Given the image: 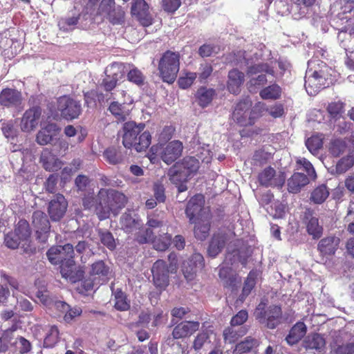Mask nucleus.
I'll return each mask as SVG.
<instances>
[{"label": "nucleus", "instance_id": "nucleus-39", "mask_svg": "<svg viewBox=\"0 0 354 354\" xmlns=\"http://www.w3.org/2000/svg\"><path fill=\"white\" fill-rule=\"evenodd\" d=\"M259 95L264 100H277L281 95V89L279 85L274 84L261 90Z\"/></svg>", "mask_w": 354, "mask_h": 354}, {"label": "nucleus", "instance_id": "nucleus-13", "mask_svg": "<svg viewBox=\"0 0 354 354\" xmlns=\"http://www.w3.org/2000/svg\"><path fill=\"white\" fill-rule=\"evenodd\" d=\"M251 104L248 99L239 102L232 113V120L241 126L253 124L254 116L252 115L251 111H250Z\"/></svg>", "mask_w": 354, "mask_h": 354}, {"label": "nucleus", "instance_id": "nucleus-61", "mask_svg": "<svg viewBox=\"0 0 354 354\" xmlns=\"http://www.w3.org/2000/svg\"><path fill=\"white\" fill-rule=\"evenodd\" d=\"M14 344L21 353H26L31 349L30 342L23 337H18Z\"/></svg>", "mask_w": 354, "mask_h": 354}, {"label": "nucleus", "instance_id": "nucleus-31", "mask_svg": "<svg viewBox=\"0 0 354 354\" xmlns=\"http://www.w3.org/2000/svg\"><path fill=\"white\" fill-rule=\"evenodd\" d=\"M21 100V93L16 90L4 89L0 94V103L6 106H17Z\"/></svg>", "mask_w": 354, "mask_h": 354}, {"label": "nucleus", "instance_id": "nucleus-56", "mask_svg": "<svg viewBox=\"0 0 354 354\" xmlns=\"http://www.w3.org/2000/svg\"><path fill=\"white\" fill-rule=\"evenodd\" d=\"M322 138L319 136H313L306 142L307 148L312 153L317 152L322 147Z\"/></svg>", "mask_w": 354, "mask_h": 354}, {"label": "nucleus", "instance_id": "nucleus-63", "mask_svg": "<svg viewBox=\"0 0 354 354\" xmlns=\"http://www.w3.org/2000/svg\"><path fill=\"white\" fill-rule=\"evenodd\" d=\"M128 80L136 84H140L143 82L144 77L142 73L136 68L129 71L127 75Z\"/></svg>", "mask_w": 354, "mask_h": 354}, {"label": "nucleus", "instance_id": "nucleus-27", "mask_svg": "<svg viewBox=\"0 0 354 354\" xmlns=\"http://www.w3.org/2000/svg\"><path fill=\"white\" fill-rule=\"evenodd\" d=\"M339 244V239L330 236L322 239L318 243L317 249L323 256L333 255Z\"/></svg>", "mask_w": 354, "mask_h": 354}, {"label": "nucleus", "instance_id": "nucleus-28", "mask_svg": "<svg viewBox=\"0 0 354 354\" xmlns=\"http://www.w3.org/2000/svg\"><path fill=\"white\" fill-rule=\"evenodd\" d=\"M245 80L243 73L237 69H232L228 73L227 87L228 91L233 94H238L241 91V86Z\"/></svg>", "mask_w": 354, "mask_h": 354}, {"label": "nucleus", "instance_id": "nucleus-3", "mask_svg": "<svg viewBox=\"0 0 354 354\" xmlns=\"http://www.w3.org/2000/svg\"><path fill=\"white\" fill-rule=\"evenodd\" d=\"M145 125H137L134 122H127L123 127L122 143L127 149L133 148L140 152L146 149L151 143V135L147 131H143Z\"/></svg>", "mask_w": 354, "mask_h": 354}, {"label": "nucleus", "instance_id": "nucleus-38", "mask_svg": "<svg viewBox=\"0 0 354 354\" xmlns=\"http://www.w3.org/2000/svg\"><path fill=\"white\" fill-rule=\"evenodd\" d=\"M329 196V191L324 185H319L313 190L310 201L315 204L324 203Z\"/></svg>", "mask_w": 354, "mask_h": 354}, {"label": "nucleus", "instance_id": "nucleus-52", "mask_svg": "<svg viewBox=\"0 0 354 354\" xmlns=\"http://www.w3.org/2000/svg\"><path fill=\"white\" fill-rule=\"evenodd\" d=\"M297 169H304L308 176L313 178H316V173L313 165L306 158H300L297 160Z\"/></svg>", "mask_w": 354, "mask_h": 354}, {"label": "nucleus", "instance_id": "nucleus-10", "mask_svg": "<svg viewBox=\"0 0 354 354\" xmlns=\"http://www.w3.org/2000/svg\"><path fill=\"white\" fill-rule=\"evenodd\" d=\"M30 232L29 225L25 220H20L14 232L8 234L5 236L6 245L11 249H16L21 243L24 248L26 245Z\"/></svg>", "mask_w": 354, "mask_h": 354}, {"label": "nucleus", "instance_id": "nucleus-40", "mask_svg": "<svg viewBox=\"0 0 354 354\" xmlns=\"http://www.w3.org/2000/svg\"><path fill=\"white\" fill-rule=\"evenodd\" d=\"M225 239L223 235L214 236L209 245L208 254L209 256L214 257H216L224 247Z\"/></svg>", "mask_w": 354, "mask_h": 354}, {"label": "nucleus", "instance_id": "nucleus-51", "mask_svg": "<svg viewBox=\"0 0 354 354\" xmlns=\"http://www.w3.org/2000/svg\"><path fill=\"white\" fill-rule=\"evenodd\" d=\"M257 341L252 338L247 337L244 341L240 342L236 346L233 352L234 354H239L241 353H246L250 351L255 345Z\"/></svg>", "mask_w": 354, "mask_h": 354}, {"label": "nucleus", "instance_id": "nucleus-11", "mask_svg": "<svg viewBox=\"0 0 354 354\" xmlns=\"http://www.w3.org/2000/svg\"><path fill=\"white\" fill-rule=\"evenodd\" d=\"M265 304L261 303L255 310L256 318L262 324H266L270 328H274L280 322L281 317V308L277 306H270L264 311Z\"/></svg>", "mask_w": 354, "mask_h": 354}, {"label": "nucleus", "instance_id": "nucleus-18", "mask_svg": "<svg viewBox=\"0 0 354 354\" xmlns=\"http://www.w3.org/2000/svg\"><path fill=\"white\" fill-rule=\"evenodd\" d=\"M205 199L203 195L197 194L192 197L188 202L186 208V214L191 222H194V218H203L207 214L208 210L203 208Z\"/></svg>", "mask_w": 354, "mask_h": 354}, {"label": "nucleus", "instance_id": "nucleus-20", "mask_svg": "<svg viewBox=\"0 0 354 354\" xmlns=\"http://www.w3.org/2000/svg\"><path fill=\"white\" fill-rule=\"evenodd\" d=\"M61 128L55 123L44 124L36 135V142L39 145H46L56 139Z\"/></svg>", "mask_w": 354, "mask_h": 354}, {"label": "nucleus", "instance_id": "nucleus-42", "mask_svg": "<svg viewBox=\"0 0 354 354\" xmlns=\"http://www.w3.org/2000/svg\"><path fill=\"white\" fill-rule=\"evenodd\" d=\"M124 65L121 63H113L106 68V76L120 80L124 77Z\"/></svg>", "mask_w": 354, "mask_h": 354}, {"label": "nucleus", "instance_id": "nucleus-43", "mask_svg": "<svg viewBox=\"0 0 354 354\" xmlns=\"http://www.w3.org/2000/svg\"><path fill=\"white\" fill-rule=\"evenodd\" d=\"M326 344L324 338L319 334L308 336L306 340V346L310 349L321 350Z\"/></svg>", "mask_w": 354, "mask_h": 354}, {"label": "nucleus", "instance_id": "nucleus-46", "mask_svg": "<svg viewBox=\"0 0 354 354\" xmlns=\"http://www.w3.org/2000/svg\"><path fill=\"white\" fill-rule=\"evenodd\" d=\"M104 17H106L113 24H120L124 21V12L120 7L114 8Z\"/></svg>", "mask_w": 354, "mask_h": 354}, {"label": "nucleus", "instance_id": "nucleus-26", "mask_svg": "<svg viewBox=\"0 0 354 354\" xmlns=\"http://www.w3.org/2000/svg\"><path fill=\"white\" fill-rule=\"evenodd\" d=\"M182 151V142L178 140L171 141L163 149L162 159L167 164H171L181 155Z\"/></svg>", "mask_w": 354, "mask_h": 354}, {"label": "nucleus", "instance_id": "nucleus-7", "mask_svg": "<svg viewBox=\"0 0 354 354\" xmlns=\"http://www.w3.org/2000/svg\"><path fill=\"white\" fill-rule=\"evenodd\" d=\"M90 280H85L82 286L85 291H89L98 286L106 282L110 277L111 271L103 261H97L92 263L88 271Z\"/></svg>", "mask_w": 354, "mask_h": 354}, {"label": "nucleus", "instance_id": "nucleus-25", "mask_svg": "<svg viewBox=\"0 0 354 354\" xmlns=\"http://www.w3.org/2000/svg\"><path fill=\"white\" fill-rule=\"evenodd\" d=\"M136 239L140 243L152 241L153 248L160 251L165 250L170 245L171 241V237L167 234H165L163 236L153 239L152 231L149 229L146 230L145 236H138Z\"/></svg>", "mask_w": 354, "mask_h": 354}, {"label": "nucleus", "instance_id": "nucleus-6", "mask_svg": "<svg viewBox=\"0 0 354 354\" xmlns=\"http://www.w3.org/2000/svg\"><path fill=\"white\" fill-rule=\"evenodd\" d=\"M180 56L178 53L167 51L159 62L158 70L162 80L173 83L179 71Z\"/></svg>", "mask_w": 354, "mask_h": 354}, {"label": "nucleus", "instance_id": "nucleus-45", "mask_svg": "<svg viewBox=\"0 0 354 354\" xmlns=\"http://www.w3.org/2000/svg\"><path fill=\"white\" fill-rule=\"evenodd\" d=\"M268 212L274 218H281L286 214V207L279 201H274L270 207H267Z\"/></svg>", "mask_w": 354, "mask_h": 354}, {"label": "nucleus", "instance_id": "nucleus-2", "mask_svg": "<svg viewBox=\"0 0 354 354\" xmlns=\"http://www.w3.org/2000/svg\"><path fill=\"white\" fill-rule=\"evenodd\" d=\"M98 198L100 203L96 205L95 211L100 220L107 218L111 213L116 215L127 202L126 196L114 189H101Z\"/></svg>", "mask_w": 354, "mask_h": 354}, {"label": "nucleus", "instance_id": "nucleus-8", "mask_svg": "<svg viewBox=\"0 0 354 354\" xmlns=\"http://www.w3.org/2000/svg\"><path fill=\"white\" fill-rule=\"evenodd\" d=\"M169 266L167 268L162 260L156 261L152 267L153 280L156 286L164 288L169 283V272L175 273L177 271V259L175 254L169 256Z\"/></svg>", "mask_w": 354, "mask_h": 354}, {"label": "nucleus", "instance_id": "nucleus-64", "mask_svg": "<svg viewBox=\"0 0 354 354\" xmlns=\"http://www.w3.org/2000/svg\"><path fill=\"white\" fill-rule=\"evenodd\" d=\"M164 9L167 12H174L180 6V0H162Z\"/></svg>", "mask_w": 354, "mask_h": 354}, {"label": "nucleus", "instance_id": "nucleus-55", "mask_svg": "<svg viewBox=\"0 0 354 354\" xmlns=\"http://www.w3.org/2000/svg\"><path fill=\"white\" fill-rule=\"evenodd\" d=\"M212 330H207L198 334L194 340V348L196 350L201 348L205 343L210 342V336L212 335Z\"/></svg>", "mask_w": 354, "mask_h": 354}, {"label": "nucleus", "instance_id": "nucleus-30", "mask_svg": "<svg viewBox=\"0 0 354 354\" xmlns=\"http://www.w3.org/2000/svg\"><path fill=\"white\" fill-rule=\"evenodd\" d=\"M199 328V323L197 322H185L176 326L173 330V337L175 339H180L191 335Z\"/></svg>", "mask_w": 354, "mask_h": 354}, {"label": "nucleus", "instance_id": "nucleus-16", "mask_svg": "<svg viewBox=\"0 0 354 354\" xmlns=\"http://www.w3.org/2000/svg\"><path fill=\"white\" fill-rule=\"evenodd\" d=\"M41 115V110L39 107H32L23 114L19 127L21 131L31 133L37 127Z\"/></svg>", "mask_w": 354, "mask_h": 354}, {"label": "nucleus", "instance_id": "nucleus-23", "mask_svg": "<svg viewBox=\"0 0 354 354\" xmlns=\"http://www.w3.org/2000/svg\"><path fill=\"white\" fill-rule=\"evenodd\" d=\"M32 223L37 234V239L45 242L50 230V223L45 214L40 211L34 212Z\"/></svg>", "mask_w": 354, "mask_h": 354}, {"label": "nucleus", "instance_id": "nucleus-14", "mask_svg": "<svg viewBox=\"0 0 354 354\" xmlns=\"http://www.w3.org/2000/svg\"><path fill=\"white\" fill-rule=\"evenodd\" d=\"M57 110L63 118L72 120L77 118L81 113V104L79 102L68 97L63 96L57 100Z\"/></svg>", "mask_w": 354, "mask_h": 354}, {"label": "nucleus", "instance_id": "nucleus-15", "mask_svg": "<svg viewBox=\"0 0 354 354\" xmlns=\"http://www.w3.org/2000/svg\"><path fill=\"white\" fill-rule=\"evenodd\" d=\"M258 178L263 186L281 187L285 183L286 176L283 172H276L272 167H268L259 173Z\"/></svg>", "mask_w": 354, "mask_h": 354}, {"label": "nucleus", "instance_id": "nucleus-4", "mask_svg": "<svg viewBox=\"0 0 354 354\" xmlns=\"http://www.w3.org/2000/svg\"><path fill=\"white\" fill-rule=\"evenodd\" d=\"M199 168L198 160L194 157H187L182 162H177L169 171V179L178 188L179 192L187 190V180Z\"/></svg>", "mask_w": 354, "mask_h": 354}, {"label": "nucleus", "instance_id": "nucleus-12", "mask_svg": "<svg viewBox=\"0 0 354 354\" xmlns=\"http://www.w3.org/2000/svg\"><path fill=\"white\" fill-rule=\"evenodd\" d=\"M115 97L113 99L120 100L113 101L111 103L109 107L110 112L118 120L124 121L129 115L130 110L127 107L126 104H131L133 102L132 99L128 96L126 99V93L124 91H118L117 93H112Z\"/></svg>", "mask_w": 354, "mask_h": 354}, {"label": "nucleus", "instance_id": "nucleus-21", "mask_svg": "<svg viewBox=\"0 0 354 354\" xmlns=\"http://www.w3.org/2000/svg\"><path fill=\"white\" fill-rule=\"evenodd\" d=\"M203 266V257L199 253L194 254L190 259L184 261L182 266V272L187 281L194 279L198 269Z\"/></svg>", "mask_w": 354, "mask_h": 354}, {"label": "nucleus", "instance_id": "nucleus-57", "mask_svg": "<svg viewBox=\"0 0 354 354\" xmlns=\"http://www.w3.org/2000/svg\"><path fill=\"white\" fill-rule=\"evenodd\" d=\"M272 153L270 152L265 151L263 149H259L255 151L253 156L254 164L261 165L266 163L271 158Z\"/></svg>", "mask_w": 354, "mask_h": 354}, {"label": "nucleus", "instance_id": "nucleus-35", "mask_svg": "<svg viewBox=\"0 0 354 354\" xmlns=\"http://www.w3.org/2000/svg\"><path fill=\"white\" fill-rule=\"evenodd\" d=\"M209 215L207 214L203 218H198L194 223H196L194 227V234L196 239L200 240L205 239L209 230Z\"/></svg>", "mask_w": 354, "mask_h": 354}, {"label": "nucleus", "instance_id": "nucleus-37", "mask_svg": "<svg viewBox=\"0 0 354 354\" xmlns=\"http://www.w3.org/2000/svg\"><path fill=\"white\" fill-rule=\"evenodd\" d=\"M238 253L236 252L234 254H228L225 259L223 264L220 268L219 270V277L221 279H227L230 276L232 268H229L227 266L231 264L232 266L235 263L236 261L238 259Z\"/></svg>", "mask_w": 354, "mask_h": 354}, {"label": "nucleus", "instance_id": "nucleus-60", "mask_svg": "<svg viewBox=\"0 0 354 354\" xmlns=\"http://www.w3.org/2000/svg\"><path fill=\"white\" fill-rule=\"evenodd\" d=\"M80 162L79 160H74V162H73L74 168L72 166L66 167L64 168V169L62 172L61 178H62V180L64 183L66 182H67L71 178V176L73 174V173L75 172L76 170L78 169V167L80 166Z\"/></svg>", "mask_w": 354, "mask_h": 354}, {"label": "nucleus", "instance_id": "nucleus-48", "mask_svg": "<svg viewBox=\"0 0 354 354\" xmlns=\"http://www.w3.org/2000/svg\"><path fill=\"white\" fill-rule=\"evenodd\" d=\"M115 297V307L119 310H127L129 308V301L127 299V297L124 292L121 290H117L114 293Z\"/></svg>", "mask_w": 354, "mask_h": 354}, {"label": "nucleus", "instance_id": "nucleus-5", "mask_svg": "<svg viewBox=\"0 0 354 354\" xmlns=\"http://www.w3.org/2000/svg\"><path fill=\"white\" fill-rule=\"evenodd\" d=\"M36 296L39 301L44 306L49 307L50 308H55L62 313H65L64 318L66 322H71L74 318L80 316L82 312L80 307L75 306L73 308H71L68 304L64 301H53L49 297L48 292L46 290L44 284L41 287H38V290L36 292Z\"/></svg>", "mask_w": 354, "mask_h": 354}, {"label": "nucleus", "instance_id": "nucleus-53", "mask_svg": "<svg viewBox=\"0 0 354 354\" xmlns=\"http://www.w3.org/2000/svg\"><path fill=\"white\" fill-rule=\"evenodd\" d=\"M104 157L110 164H117L122 160V156L116 149H107L104 153Z\"/></svg>", "mask_w": 354, "mask_h": 354}, {"label": "nucleus", "instance_id": "nucleus-34", "mask_svg": "<svg viewBox=\"0 0 354 354\" xmlns=\"http://www.w3.org/2000/svg\"><path fill=\"white\" fill-rule=\"evenodd\" d=\"M41 161L46 170L49 171H57L61 168L62 162L55 156L46 149L41 153Z\"/></svg>", "mask_w": 354, "mask_h": 354}, {"label": "nucleus", "instance_id": "nucleus-24", "mask_svg": "<svg viewBox=\"0 0 354 354\" xmlns=\"http://www.w3.org/2000/svg\"><path fill=\"white\" fill-rule=\"evenodd\" d=\"M131 14L143 26H149L152 24V18L149 13V7L145 0H134L131 7Z\"/></svg>", "mask_w": 354, "mask_h": 354}, {"label": "nucleus", "instance_id": "nucleus-50", "mask_svg": "<svg viewBox=\"0 0 354 354\" xmlns=\"http://www.w3.org/2000/svg\"><path fill=\"white\" fill-rule=\"evenodd\" d=\"M2 132L6 138L13 140L17 137L19 131L13 120L4 122L2 126Z\"/></svg>", "mask_w": 354, "mask_h": 354}, {"label": "nucleus", "instance_id": "nucleus-9", "mask_svg": "<svg viewBox=\"0 0 354 354\" xmlns=\"http://www.w3.org/2000/svg\"><path fill=\"white\" fill-rule=\"evenodd\" d=\"M329 69L324 66L319 71L308 69L305 76V88L310 95L317 94L321 89L326 87L329 75Z\"/></svg>", "mask_w": 354, "mask_h": 354}, {"label": "nucleus", "instance_id": "nucleus-44", "mask_svg": "<svg viewBox=\"0 0 354 354\" xmlns=\"http://www.w3.org/2000/svg\"><path fill=\"white\" fill-rule=\"evenodd\" d=\"M354 165V156L348 154L341 158L336 165V173L342 174L350 169Z\"/></svg>", "mask_w": 354, "mask_h": 354}, {"label": "nucleus", "instance_id": "nucleus-19", "mask_svg": "<svg viewBox=\"0 0 354 354\" xmlns=\"http://www.w3.org/2000/svg\"><path fill=\"white\" fill-rule=\"evenodd\" d=\"M60 272L63 278L71 283L80 281L84 274V271L77 266L73 258L68 257L61 263Z\"/></svg>", "mask_w": 354, "mask_h": 354}, {"label": "nucleus", "instance_id": "nucleus-17", "mask_svg": "<svg viewBox=\"0 0 354 354\" xmlns=\"http://www.w3.org/2000/svg\"><path fill=\"white\" fill-rule=\"evenodd\" d=\"M73 246L71 244H66L63 246L50 248L47 252V257L52 264L57 265L62 263L68 257L73 258Z\"/></svg>", "mask_w": 354, "mask_h": 354}, {"label": "nucleus", "instance_id": "nucleus-59", "mask_svg": "<svg viewBox=\"0 0 354 354\" xmlns=\"http://www.w3.org/2000/svg\"><path fill=\"white\" fill-rule=\"evenodd\" d=\"M77 17H72L67 19H62L59 23L58 26L61 30L64 31H69L73 29L74 26L77 23Z\"/></svg>", "mask_w": 354, "mask_h": 354}, {"label": "nucleus", "instance_id": "nucleus-33", "mask_svg": "<svg viewBox=\"0 0 354 354\" xmlns=\"http://www.w3.org/2000/svg\"><path fill=\"white\" fill-rule=\"evenodd\" d=\"M306 219L308 233L314 239L320 238L323 233V227L319 224L318 218L309 213L306 215Z\"/></svg>", "mask_w": 354, "mask_h": 354}, {"label": "nucleus", "instance_id": "nucleus-47", "mask_svg": "<svg viewBox=\"0 0 354 354\" xmlns=\"http://www.w3.org/2000/svg\"><path fill=\"white\" fill-rule=\"evenodd\" d=\"M345 141L339 139L333 140L329 146V151L333 156H339L346 149Z\"/></svg>", "mask_w": 354, "mask_h": 354}, {"label": "nucleus", "instance_id": "nucleus-41", "mask_svg": "<svg viewBox=\"0 0 354 354\" xmlns=\"http://www.w3.org/2000/svg\"><path fill=\"white\" fill-rule=\"evenodd\" d=\"M214 95V91L212 88L202 87L199 88L196 93V97L200 106H207L212 100Z\"/></svg>", "mask_w": 354, "mask_h": 354}, {"label": "nucleus", "instance_id": "nucleus-49", "mask_svg": "<svg viewBox=\"0 0 354 354\" xmlns=\"http://www.w3.org/2000/svg\"><path fill=\"white\" fill-rule=\"evenodd\" d=\"M197 75L193 72L183 73L178 80L179 86L181 88L185 89L192 85L196 80Z\"/></svg>", "mask_w": 354, "mask_h": 354}, {"label": "nucleus", "instance_id": "nucleus-22", "mask_svg": "<svg viewBox=\"0 0 354 354\" xmlns=\"http://www.w3.org/2000/svg\"><path fill=\"white\" fill-rule=\"evenodd\" d=\"M68 203L62 194L56 195L48 205V212L53 221L60 220L66 213Z\"/></svg>", "mask_w": 354, "mask_h": 354}, {"label": "nucleus", "instance_id": "nucleus-36", "mask_svg": "<svg viewBox=\"0 0 354 354\" xmlns=\"http://www.w3.org/2000/svg\"><path fill=\"white\" fill-rule=\"evenodd\" d=\"M306 327L303 322L297 323L290 330L286 337L287 342L293 345L298 342L306 334Z\"/></svg>", "mask_w": 354, "mask_h": 354}, {"label": "nucleus", "instance_id": "nucleus-32", "mask_svg": "<svg viewBox=\"0 0 354 354\" xmlns=\"http://www.w3.org/2000/svg\"><path fill=\"white\" fill-rule=\"evenodd\" d=\"M309 183L308 178L301 172H295L288 180V189L290 192L297 193L301 187Z\"/></svg>", "mask_w": 354, "mask_h": 354}, {"label": "nucleus", "instance_id": "nucleus-29", "mask_svg": "<svg viewBox=\"0 0 354 354\" xmlns=\"http://www.w3.org/2000/svg\"><path fill=\"white\" fill-rule=\"evenodd\" d=\"M121 227L127 233L140 230V221L133 212H129L122 215L120 221Z\"/></svg>", "mask_w": 354, "mask_h": 354}, {"label": "nucleus", "instance_id": "nucleus-54", "mask_svg": "<svg viewBox=\"0 0 354 354\" xmlns=\"http://www.w3.org/2000/svg\"><path fill=\"white\" fill-rule=\"evenodd\" d=\"M58 328L55 326H51L44 339V345L46 347H52L58 342Z\"/></svg>", "mask_w": 354, "mask_h": 354}, {"label": "nucleus", "instance_id": "nucleus-62", "mask_svg": "<svg viewBox=\"0 0 354 354\" xmlns=\"http://www.w3.org/2000/svg\"><path fill=\"white\" fill-rule=\"evenodd\" d=\"M114 8H115V0H102L99 6L98 13L104 17Z\"/></svg>", "mask_w": 354, "mask_h": 354}, {"label": "nucleus", "instance_id": "nucleus-58", "mask_svg": "<svg viewBox=\"0 0 354 354\" xmlns=\"http://www.w3.org/2000/svg\"><path fill=\"white\" fill-rule=\"evenodd\" d=\"M258 276V273L257 271H251L248 277L245 282L243 288V295L247 296L250 294L252 289L254 288L255 285V279Z\"/></svg>", "mask_w": 354, "mask_h": 354}, {"label": "nucleus", "instance_id": "nucleus-1", "mask_svg": "<svg viewBox=\"0 0 354 354\" xmlns=\"http://www.w3.org/2000/svg\"><path fill=\"white\" fill-rule=\"evenodd\" d=\"M244 64L248 66L247 75L249 77L248 82V88L250 91H255L257 86L266 84L268 82H272L274 77L278 75L281 76L283 73L288 68L289 64L283 61H269L264 62L265 59L262 58V61H259V58L256 57L255 61L253 58H250L249 55H245V53L239 52L238 57L234 60L236 64L242 65V59Z\"/></svg>", "mask_w": 354, "mask_h": 354}]
</instances>
